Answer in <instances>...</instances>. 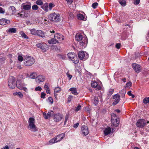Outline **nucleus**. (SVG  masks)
<instances>
[{"instance_id": "obj_8", "label": "nucleus", "mask_w": 149, "mask_h": 149, "mask_svg": "<svg viewBox=\"0 0 149 149\" xmlns=\"http://www.w3.org/2000/svg\"><path fill=\"white\" fill-rule=\"evenodd\" d=\"M54 37L56 38L58 43H61L62 41L64 39V36L58 33L55 34L54 35Z\"/></svg>"}, {"instance_id": "obj_5", "label": "nucleus", "mask_w": 149, "mask_h": 149, "mask_svg": "<svg viewBox=\"0 0 149 149\" xmlns=\"http://www.w3.org/2000/svg\"><path fill=\"white\" fill-rule=\"evenodd\" d=\"M35 62L34 59L30 56L27 57L24 60V64L26 66L31 65L34 63Z\"/></svg>"}, {"instance_id": "obj_6", "label": "nucleus", "mask_w": 149, "mask_h": 149, "mask_svg": "<svg viewBox=\"0 0 149 149\" xmlns=\"http://www.w3.org/2000/svg\"><path fill=\"white\" fill-rule=\"evenodd\" d=\"M91 84L92 88H95L97 90L99 91L101 88V82L100 81L93 80Z\"/></svg>"}, {"instance_id": "obj_54", "label": "nucleus", "mask_w": 149, "mask_h": 149, "mask_svg": "<svg viewBox=\"0 0 149 149\" xmlns=\"http://www.w3.org/2000/svg\"><path fill=\"white\" fill-rule=\"evenodd\" d=\"M46 94L44 92H42L41 94V97L42 98H45Z\"/></svg>"}, {"instance_id": "obj_14", "label": "nucleus", "mask_w": 149, "mask_h": 149, "mask_svg": "<svg viewBox=\"0 0 149 149\" xmlns=\"http://www.w3.org/2000/svg\"><path fill=\"white\" fill-rule=\"evenodd\" d=\"M132 66L136 72L139 73L141 71V68L139 65L134 63L132 64Z\"/></svg>"}, {"instance_id": "obj_2", "label": "nucleus", "mask_w": 149, "mask_h": 149, "mask_svg": "<svg viewBox=\"0 0 149 149\" xmlns=\"http://www.w3.org/2000/svg\"><path fill=\"white\" fill-rule=\"evenodd\" d=\"M28 129L32 132H35L38 131V129L35 125V120L32 117L30 118L28 120Z\"/></svg>"}, {"instance_id": "obj_43", "label": "nucleus", "mask_w": 149, "mask_h": 149, "mask_svg": "<svg viewBox=\"0 0 149 149\" xmlns=\"http://www.w3.org/2000/svg\"><path fill=\"white\" fill-rule=\"evenodd\" d=\"M49 84L47 83H45L44 86V88L45 90L47 89H49Z\"/></svg>"}, {"instance_id": "obj_32", "label": "nucleus", "mask_w": 149, "mask_h": 149, "mask_svg": "<svg viewBox=\"0 0 149 149\" xmlns=\"http://www.w3.org/2000/svg\"><path fill=\"white\" fill-rule=\"evenodd\" d=\"M13 95L14 96L17 95L21 98H22L23 97V94L20 92H16L13 93Z\"/></svg>"}, {"instance_id": "obj_48", "label": "nucleus", "mask_w": 149, "mask_h": 149, "mask_svg": "<svg viewBox=\"0 0 149 149\" xmlns=\"http://www.w3.org/2000/svg\"><path fill=\"white\" fill-rule=\"evenodd\" d=\"M134 1L133 3L135 5H137L140 2V0H133Z\"/></svg>"}, {"instance_id": "obj_36", "label": "nucleus", "mask_w": 149, "mask_h": 149, "mask_svg": "<svg viewBox=\"0 0 149 149\" xmlns=\"http://www.w3.org/2000/svg\"><path fill=\"white\" fill-rule=\"evenodd\" d=\"M31 33L33 35H36L37 30H36L35 29H31L30 30Z\"/></svg>"}, {"instance_id": "obj_60", "label": "nucleus", "mask_w": 149, "mask_h": 149, "mask_svg": "<svg viewBox=\"0 0 149 149\" xmlns=\"http://www.w3.org/2000/svg\"><path fill=\"white\" fill-rule=\"evenodd\" d=\"M67 74L69 80H70L72 77V75H70V74L68 73H67Z\"/></svg>"}, {"instance_id": "obj_63", "label": "nucleus", "mask_w": 149, "mask_h": 149, "mask_svg": "<svg viewBox=\"0 0 149 149\" xmlns=\"http://www.w3.org/2000/svg\"><path fill=\"white\" fill-rule=\"evenodd\" d=\"M22 90H23L24 91L26 92H28V90L27 88L24 86L22 88Z\"/></svg>"}, {"instance_id": "obj_30", "label": "nucleus", "mask_w": 149, "mask_h": 149, "mask_svg": "<svg viewBox=\"0 0 149 149\" xmlns=\"http://www.w3.org/2000/svg\"><path fill=\"white\" fill-rule=\"evenodd\" d=\"M61 90V88L59 87H57L56 88L54 89V96H56L57 95V93H59Z\"/></svg>"}, {"instance_id": "obj_58", "label": "nucleus", "mask_w": 149, "mask_h": 149, "mask_svg": "<svg viewBox=\"0 0 149 149\" xmlns=\"http://www.w3.org/2000/svg\"><path fill=\"white\" fill-rule=\"evenodd\" d=\"M72 98V96L71 95L69 96L68 98V102H70Z\"/></svg>"}, {"instance_id": "obj_16", "label": "nucleus", "mask_w": 149, "mask_h": 149, "mask_svg": "<svg viewBox=\"0 0 149 149\" xmlns=\"http://www.w3.org/2000/svg\"><path fill=\"white\" fill-rule=\"evenodd\" d=\"M45 77L42 75H39L36 77V81L37 83H39L41 82L45 81Z\"/></svg>"}, {"instance_id": "obj_25", "label": "nucleus", "mask_w": 149, "mask_h": 149, "mask_svg": "<svg viewBox=\"0 0 149 149\" xmlns=\"http://www.w3.org/2000/svg\"><path fill=\"white\" fill-rule=\"evenodd\" d=\"M48 4L47 3H45L41 6V8L43 9L46 12H47L48 11Z\"/></svg>"}, {"instance_id": "obj_26", "label": "nucleus", "mask_w": 149, "mask_h": 149, "mask_svg": "<svg viewBox=\"0 0 149 149\" xmlns=\"http://www.w3.org/2000/svg\"><path fill=\"white\" fill-rule=\"evenodd\" d=\"M28 75V74H27V77H28L32 79H36L37 77V74L35 72H33L31 73L30 75L29 76Z\"/></svg>"}, {"instance_id": "obj_44", "label": "nucleus", "mask_w": 149, "mask_h": 149, "mask_svg": "<svg viewBox=\"0 0 149 149\" xmlns=\"http://www.w3.org/2000/svg\"><path fill=\"white\" fill-rule=\"evenodd\" d=\"M98 5V3L97 2H95L92 4V6L93 8L95 9L97 7Z\"/></svg>"}, {"instance_id": "obj_42", "label": "nucleus", "mask_w": 149, "mask_h": 149, "mask_svg": "<svg viewBox=\"0 0 149 149\" xmlns=\"http://www.w3.org/2000/svg\"><path fill=\"white\" fill-rule=\"evenodd\" d=\"M32 8L33 10H37L38 8V6L36 5H34L32 6Z\"/></svg>"}, {"instance_id": "obj_19", "label": "nucleus", "mask_w": 149, "mask_h": 149, "mask_svg": "<svg viewBox=\"0 0 149 149\" xmlns=\"http://www.w3.org/2000/svg\"><path fill=\"white\" fill-rule=\"evenodd\" d=\"M10 23V21L6 19L2 18L0 19V25H4L9 24Z\"/></svg>"}, {"instance_id": "obj_59", "label": "nucleus", "mask_w": 149, "mask_h": 149, "mask_svg": "<svg viewBox=\"0 0 149 149\" xmlns=\"http://www.w3.org/2000/svg\"><path fill=\"white\" fill-rule=\"evenodd\" d=\"M79 125V123H76L73 126V127L75 128H76L78 127Z\"/></svg>"}, {"instance_id": "obj_20", "label": "nucleus", "mask_w": 149, "mask_h": 149, "mask_svg": "<svg viewBox=\"0 0 149 149\" xmlns=\"http://www.w3.org/2000/svg\"><path fill=\"white\" fill-rule=\"evenodd\" d=\"M111 122L112 125L115 127L118 126L119 123V121L115 117L114 119H111Z\"/></svg>"}, {"instance_id": "obj_21", "label": "nucleus", "mask_w": 149, "mask_h": 149, "mask_svg": "<svg viewBox=\"0 0 149 149\" xmlns=\"http://www.w3.org/2000/svg\"><path fill=\"white\" fill-rule=\"evenodd\" d=\"M77 18L79 20L85 21L86 20L84 14L83 15V14L79 13L77 15Z\"/></svg>"}, {"instance_id": "obj_62", "label": "nucleus", "mask_w": 149, "mask_h": 149, "mask_svg": "<svg viewBox=\"0 0 149 149\" xmlns=\"http://www.w3.org/2000/svg\"><path fill=\"white\" fill-rule=\"evenodd\" d=\"M115 117L116 118V114H115L114 113H112L111 115V119H114V118Z\"/></svg>"}, {"instance_id": "obj_45", "label": "nucleus", "mask_w": 149, "mask_h": 149, "mask_svg": "<svg viewBox=\"0 0 149 149\" xmlns=\"http://www.w3.org/2000/svg\"><path fill=\"white\" fill-rule=\"evenodd\" d=\"M75 108V111H78L81 109V106L79 104L77 107H76Z\"/></svg>"}, {"instance_id": "obj_27", "label": "nucleus", "mask_w": 149, "mask_h": 149, "mask_svg": "<svg viewBox=\"0 0 149 149\" xmlns=\"http://www.w3.org/2000/svg\"><path fill=\"white\" fill-rule=\"evenodd\" d=\"M36 35L42 38L45 37L44 33L41 30H37Z\"/></svg>"}, {"instance_id": "obj_49", "label": "nucleus", "mask_w": 149, "mask_h": 149, "mask_svg": "<svg viewBox=\"0 0 149 149\" xmlns=\"http://www.w3.org/2000/svg\"><path fill=\"white\" fill-rule=\"evenodd\" d=\"M18 59L19 61H22L23 60V57L21 55H19L18 56Z\"/></svg>"}, {"instance_id": "obj_7", "label": "nucleus", "mask_w": 149, "mask_h": 149, "mask_svg": "<svg viewBox=\"0 0 149 149\" xmlns=\"http://www.w3.org/2000/svg\"><path fill=\"white\" fill-rule=\"evenodd\" d=\"M78 57L80 60H86L88 57L87 53L84 52V51H81L79 52Z\"/></svg>"}, {"instance_id": "obj_51", "label": "nucleus", "mask_w": 149, "mask_h": 149, "mask_svg": "<svg viewBox=\"0 0 149 149\" xmlns=\"http://www.w3.org/2000/svg\"><path fill=\"white\" fill-rule=\"evenodd\" d=\"M114 90L113 89H110L109 91V95H111L113 93Z\"/></svg>"}, {"instance_id": "obj_38", "label": "nucleus", "mask_w": 149, "mask_h": 149, "mask_svg": "<svg viewBox=\"0 0 149 149\" xmlns=\"http://www.w3.org/2000/svg\"><path fill=\"white\" fill-rule=\"evenodd\" d=\"M143 102L145 104H146L149 103V97H146L144 98L143 100Z\"/></svg>"}, {"instance_id": "obj_57", "label": "nucleus", "mask_w": 149, "mask_h": 149, "mask_svg": "<svg viewBox=\"0 0 149 149\" xmlns=\"http://www.w3.org/2000/svg\"><path fill=\"white\" fill-rule=\"evenodd\" d=\"M121 46V45L120 43H117L116 45V47L118 49H119Z\"/></svg>"}, {"instance_id": "obj_39", "label": "nucleus", "mask_w": 149, "mask_h": 149, "mask_svg": "<svg viewBox=\"0 0 149 149\" xmlns=\"http://www.w3.org/2000/svg\"><path fill=\"white\" fill-rule=\"evenodd\" d=\"M57 142L55 137L51 139L49 141V143H50L53 144Z\"/></svg>"}, {"instance_id": "obj_13", "label": "nucleus", "mask_w": 149, "mask_h": 149, "mask_svg": "<svg viewBox=\"0 0 149 149\" xmlns=\"http://www.w3.org/2000/svg\"><path fill=\"white\" fill-rule=\"evenodd\" d=\"M36 46L40 48L41 49L43 50L44 51H45L48 48L47 45L42 42L37 44Z\"/></svg>"}, {"instance_id": "obj_64", "label": "nucleus", "mask_w": 149, "mask_h": 149, "mask_svg": "<svg viewBox=\"0 0 149 149\" xmlns=\"http://www.w3.org/2000/svg\"><path fill=\"white\" fill-rule=\"evenodd\" d=\"M17 68L18 69H21L22 68V67L20 65H17Z\"/></svg>"}, {"instance_id": "obj_47", "label": "nucleus", "mask_w": 149, "mask_h": 149, "mask_svg": "<svg viewBox=\"0 0 149 149\" xmlns=\"http://www.w3.org/2000/svg\"><path fill=\"white\" fill-rule=\"evenodd\" d=\"M9 9L12 10L13 12L15 11L16 10V9L14 6H11L9 8Z\"/></svg>"}, {"instance_id": "obj_18", "label": "nucleus", "mask_w": 149, "mask_h": 149, "mask_svg": "<svg viewBox=\"0 0 149 149\" xmlns=\"http://www.w3.org/2000/svg\"><path fill=\"white\" fill-rule=\"evenodd\" d=\"M65 135L64 133L60 134L55 137L57 142L61 141L65 137Z\"/></svg>"}, {"instance_id": "obj_10", "label": "nucleus", "mask_w": 149, "mask_h": 149, "mask_svg": "<svg viewBox=\"0 0 149 149\" xmlns=\"http://www.w3.org/2000/svg\"><path fill=\"white\" fill-rule=\"evenodd\" d=\"M63 117V116L62 114L59 113H58L54 115L53 119L55 122H59L61 120Z\"/></svg>"}, {"instance_id": "obj_40", "label": "nucleus", "mask_w": 149, "mask_h": 149, "mask_svg": "<svg viewBox=\"0 0 149 149\" xmlns=\"http://www.w3.org/2000/svg\"><path fill=\"white\" fill-rule=\"evenodd\" d=\"M36 3L38 5H43V2L42 0H37L36 2Z\"/></svg>"}, {"instance_id": "obj_61", "label": "nucleus", "mask_w": 149, "mask_h": 149, "mask_svg": "<svg viewBox=\"0 0 149 149\" xmlns=\"http://www.w3.org/2000/svg\"><path fill=\"white\" fill-rule=\"evenodd\" d=\"M68 4H70L73 1V0H66Z\"/></svg>"}, {"instance_id": "obj_4", "label": "nucleus", "mask_w": 149, "mask_h": 149, "mask_svg": "<svg viewBox=\"0 0 149 149\" xmlns=\"http://www.w3.org/2000/svg\"><path fill=\"white\" fill-rule=\"evenodd\" d=\"M8 86L10 88L14 89L16 86V79L15 77L13 76L10 77L8 81Z\"/></svg>"}, {"instance_id": "obj_15", "label": "nucleus", "mask_w": 149, "mask_h": 149, "mask_svg": "<svg viewBox=\"0 0 149 149\" xmlns=\"http://www.w3.org/2000/svg\"><path fill=\"white\" fill-rule=\"evenodd\" d=\"M113 99L115 100L112 104L113 105H115L119 102L120 99V96L117 94L113 96Z\"/></svg>"}, {"instance_id": "obj_33", "label": "nucleus", "mask_w": 149, "mask_h": 149, "mask_svg": "<svg viewBox=\"0 0 149 149\" xmlns=\"http://www.w3.org/2000/svg\"><path fill=\"white\" fill-rule=\"evenodd\" d=\"M118 2L123 7L126 6V1L125 0H119Z\"/></svg>"}, {"instance_id": "obj_11", "label": "nucleus", "mask_w": 149, "mask_h": 149, "mask_svg": "<svg viewBox=\"0 0 149 149\" xmlns=\"http://www.w3.org/2000/svg\"><path fill=\"white\" fill-rule=\"evenodd\" d=\"M81 132L84 136L87 135L88 134V127L85 125L82 126L81 127Z\"/></svg>"}, {"instance_id": "obj_46", "label": "nucleus", "mask_w": 149, "mask_h": 149, "mask_svg": "<svg viewBox=\"0 0 149 149\" xmlns=\"http://www.w3.org/2000/svg\"><path fill=\"white\" fill-rule=\"evenodd\" d=\"M5 60V58L4 57L0 58V64H2L3 63Z\"/></svg>"}, {"instance_id": "obj_37", "label": "nucleus", "mask_w": 149, "mask_h": 149, "mask_svg": "<svg viewBox=\"0 0 149 149\" xmlns=\"http://www.w3.org/2000/svg\"><path fill=\"white\" fill-rule=\"evenodd\" d=\"M99 102V100L98 98L97 97H95L93 101V102L94 104L95 105H97Z\"/></svg>"}, {"instance_id": "obj_3", "label": "nucleus", "mask_w": 149, "mask_h": 149, "mask_svg": "<svg viewBox=\"0 0 149 149\" xmlns=\"http://www.w3.org/2000/svg\"><path fill=\"white\" fill-rule=\"evenodd\" d=\"M49 18L51 21L55 22H60L61 20L59 14L54 12L50 14L49 15Z\"/></svg>"}, {"instance_id": "obj_55", "label": "nucleus", "mask_w": 149, "mask_h": 149, "mask_svg": "<svg viewBox=\"0 0 149 149\" xmlns=\"http://www.w3.org/2000/svg\"><path fill=\"white\" fill-rule=\"evenodd\" d=\"M42 90V88L41 87L38 86L36 87L35 88V90L36 91H40Z\"/></svg>"}, {"instance_id": "obj_29", "label": "nucleus", "mask_w": 149, "mask_h": 149, "mask_svg": "<svg viewBox=\"0 0 149 149\" xmlns=\"http://www.w3.org/2000/svg\"><path fill=\"white\" fill-rule=\"evenodd\" d=\"M23 8L26 10H29L31 8L30 4H23L22 5Z\"/></svg>"}, {"instance_id": "obj_52", "label": "nucleus", "mask_w": 149, "mask_h": 149, "mask_svg": "<svg viewBox=\"0 0 149 149\" xmlns=\"http://www.w3.org/2000/svg\"><path fill=\"white\" fill-rule=\"evenodd\" d=\"M132 85V82L131 81H129L127 82L126 85L127 87H130Z\"/></svg>"}, {"instance_id": "obj_17", "label": "nucleus", "mask_w": 149, "mask_h": 149, "mask_svg": "<svg viewBox=\"0 0 149 149\" xmlns=\"http://www.w3.org/2000/svg\"><path fill=\"white\" fill-rule=\"evenodd\" d=\"M26 84L20 81L17 80L16 82V86L20 90H22L24 86Z\"/></svg>"}, {"instance_id": "obj_28", "label": "nucleus", "mask_w": 149, "mask_h": 149, "mask_svg": "<svg viewBox=\"0 0 149 149\" xmlns=\"http://www.w3.org/2000/svg\"><path fill=\"white\" fill-rule=\"evenodd\" d=\"M17 31V29L16 28H10L8 29L7 30V32L11 33H15Z\"/></svg>"}, {"instance_id": "obj_1", "label": "nucleus", "mask_w": 149, "mask_h": 149, "mask_svg": "<svg viewBox=\"0 0 149 149\" xmlns=\"http://www.w3.org/2000/svg\"><path fill=\"white\" fill-rule=\"evenodd\" d=\"M75 38L80 49L84 48L86 47L88 43V39L84 33H77L76 35Z\"/></svg>"}, {"instance_id": "obj_56", "label": "nucleus", "mask_w": 149, "mask_h": 149, "mask_svg": "<svg viewBox=\"0 0 149 149\" xmlns=\"http://www.w3.org/2000/svg\"><path fill=\"white\" fill-rule=\"evenodd\" d=\"M17 16L18 17H24V15L22 14H21L20 13H18L17 14Z\"/></svg>"}, {"instance_id": "obj_50", "label": "nucleus", "mask_w": 149, "mask_h": 149, "mask_svg": "<svg viewBox=\"0 0 149 149\" xmlns=\"http://www.w3.org/2000/svg\"><path fill=\"white\" fill-rule=\"evenodd\" d=\"M49 102L51 104H52L53 102V98L52 97H48Z\"/></svg>"}, {"instance_id": "obj_22", "label": "nucleus", "mask_w": 149, "mask_h": 149, "mask_svg": "<svg viewBox=\"0 0 149 149\" xmlns=\"http://www.w3.org/2000/svg\"><path fill=\"white\" fill-rule=\"evenodd\" d=\"M111 132V129L110 127H107L105 128L104 130V135L105 136L107 135L110 133Z\"/></svg>"}, {"instance_id": "obj_23", "label": "nucleus", "mask_w": 149, "mask_h": 149, "mask_svg": "<svg viewBox=\"0 0 149 149\" xmlns=\"http://www.w3.org/2000/svg\"><path fill=\"white\" fill-rule=\"evenodd\" d=\"M48 42L49 44H54L58 43L55 38L48 40Z\"/></svg>"}, {"instance_id": "obj_24", "label": "nucleus", "mask_w": 149, "mask_h": 149, "mask_svg": "<svg viewBox=\"0 0 149 149\" xmlns=\"http://www.w3.org/2000/svg\"><path fill=\"white\" fill-rule=\"evenodd\" d=\"M70 60H72V58H74L77 55L73 52H70L68 53L67 54Z\"/></svg>"}, {"instance_id": "obj_12", "label": "nucleus", "mask_w": 149, "mask_h": 149, "mask_svg": "<svg viewBox=\"0 0 149 149\" xmlns=\"http://www.w3.org/2000/svg\"><path fill=\"white\" fill-rule=\"evenodd\" d=\"M54 114V112L53 111L51 110L49 111L47 113L44 112L43 113L44 118L45 119H49L50 117L53 115Z\"/></svg>"}, {"instance_id": "obj_34", "label": "nucleus", "mask_w": 149, "mask_h": 149, "mask_svg": "<svg viewBox=\"0 0 149 149\" xmlns=\"http://www.w3.org/2000/svg\"><path fill=\"white\" fill-rule=\"evenodd\" d=\"M71 60L72 61L73 63L75 64H77L79 61L77 55L74 57V58H72V60Z\"/></svg>"}, {"instance_id": "obj_9", "label": "nucleus", "mask_w": 149, "mask_h": 149, "mask_svg": "<svg viewBox=\"0 0 149 149\" xmlns=\"http://www.w3.org/2000/svg\"><path fill=\"white\" fill-rule=\"evenodd\" d=\"M149 123L148 121L146 122L145 120L140 119L138 120L136 122V125L138 127L142 128L144 127L146 124V123Z\"/></svg>"}, {"instance_id": "obj_41", "label": "nucleus", "mask_w": 149, "mask_h": 149, "mask_svg": "<svg viewBox=\"0 0 149 149\" xmlns=\"http://www.w3.org/2000/svg\"><path fill=\"white\" fill-rule=\"evenodd\" d=\"M55 6V5L53 3H50L49 4L48 6L50 10H51L52 9V8L54 7Z\"/></svg>"}, {"instance_id": "obj_31", "label": "nucleus", "mask_w": 149, "mask_h": 149, "mask_svg": "<svg viewBox=\"0 0 149 149\" xmlns=\"http://www.w3.org/2000/svg\"><path fill=\"white\" fill-rule=\"evenodd\" d=\"M69 90L74 95L78 94L76 88H71L69 89Z\"/></svg>"}, {"instance_id": "obj_35", "label": "nucleus", "mask_w": 149, "mask_h": 149, "mask_svg": "<svg viewBox=\"0 0 149 149\" xmlns=\"http://www.w3.org/2000/svg\"><path fill=\"white\" fill-rule=\"evenodd\" d=\"M19 33L22 37L25 39L28 38V37L22 31H20Z\"/></svg>"}, {"instance_id": "obj_53", "label": "nucleus", "mask_w": 149, "mask_h": 149, "mask_svg": "<svg viewBox=\"0 0 149 149\" xmlns=\"http://www.w3.org/2000/svg\"><path fill=\"white\" fill-rule=\"evenodd\" d=\"M5 12V10L2 8L0 7V14H4Z\"/></svg>"}]
</instances>
